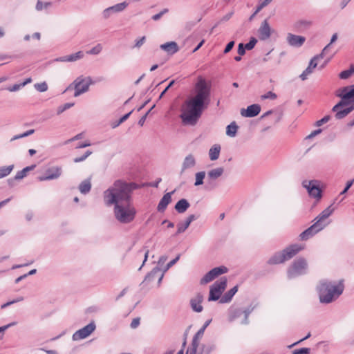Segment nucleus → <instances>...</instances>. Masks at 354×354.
<instances>
[{
  "mask_svg": "<svg viewBox=\"0 0 354 354\" xmlns=\"http://www.w3.org/2000/svg\"><path fill=\"white\" fill-rule=\"evenodd\" d=\"M310 348H301L292 351V354H310Z\"/></svg>",
  "mask_w": 354,
  "mask_h": 354,
  "instance_id": "50",
  "label": "nucleus"
},
{
  "mask_svg": "<svg viewBox=\"0 0 354 354\" xmlns=\"http://www.w3.org/2000/svg\"><path fill=\"white\" fill-rule=\"evenodd\" d=\"M214 349V344H203L201 347V354H210Z\"/></svg>",
  "mask_w": 354,
  "mask_h": 354,
  "instance_id": "40",
  "label": "nucleus"
},
{
  "mask_svg": "<svg viewBox=\"0 0 354 354\" xmlns=\"http://www.w3.org/2000/svg\"><path fill=\"white\" fill-rule=\"evenodd\" d=\"M190 225L185 221L184 222H180L177 224V231L176 234H179L184 232Z\"/></svg>",
  "mask_w": 354,
  "mask_h": 354,
  "instance_id": "39",
  "label": "nucleus"
},
{
  "mask_svg": "<svg viewBox=\"0 0 354 354\" xmlns=\"http://www.w3.org/2000/svg\"><path fill=\"white\" fill-rule=\"evenodd\" d=\"M336 95L341 98V100L335 104L332 111L335 112V118L337 120L342 119L348 115L346 109L340 110V108L350 104L354 100V84L339 88Z\"/></svg>",
  "mask_w": 354,
  "mask_h": 354,
  "instance_id": "4",
  "label": "nucleus"
},
{
  "mask_svg": "<svg viewBox=\"0 0 354 354\" xmlns=\"http://www.w3.org/2000/svg\"><path fill=\"white\" fill-rule=\"evenodd\" d=\"M243 315L242 309L230 307L228 310L227 317L230 322H234Z\"/></svg>",
  "mask_w": 354,
  "mask_h": 354,
  "instance_id": "25",
  "label": "nucleus"
},
{
  "mask_svg": "<svg viewBox=\"0 0 354 354\" xmlns=\"http://www.w3.org/2000/svg\"><path fill=\"white\" fill-rule=\"evenodd\" d=\"M322 130L321 129H316L313 131H312L307 137V139H310L314 138L315 136H317L318 134L321 133Z\"/></svg>",
  "mask_w": 354,
  "mask_h": 354,
  "instance_id": "62",
  "label": "nucleus"
},
{
  "mask_svg": "<svg viewBox=\"0 0 354 354\" xmlns=\"http://www.w3.org/2000/svg\"><path fill=\"white\" fill-rule=\"evenodd\" d=\"M103 49V46L102 44L98 43L95 46L91 48L90 50L86 51V54L91 55H99Z\"/></svg>",
  "mask_w": 354,
  "mask_h": 354,
  "instance_id": "36",
  "label": "nucleus"
},
{
  "mask_svg": "<svg viewBox=\"0 0 354 354\" xmlns=\"http://www.w3.org/2000/svg\"><path fill=\"white\" fill-rule=\"evenodd\" d=\"M246 48L243 43H240L238 46V54L239 55H243L245 53Z\"/></svg>",
  "mask_w": 354,
  "mask_h": 354,
  "instance_id": "58",
  "label": "nucleus"
},
{
  "mask_svg": "<svg viewBox=\"0 0 354 354\" xmlns=\"http://www.w3.org/2000/svg\"><path fill=\"white\" fill-rule=\"evenodd\" d=\"M277 94L273 93L272 91H268L266 93H265L261 96V99L263 100H267V99L274 100L277 99Z\"/></svg>",
  "mask_w": 354,
  "mask_h": 354,
  "instance_id": "45",
  "label": "nucleus"
},
{
  "mask_svg": "<svg viewBox=\"0 0 354 354\" xmlns=\"http://www.w3.org/2000/svg\"><path fill=\"white\" fill-rule=\"evenodd\" d=\"M174 191L166 193L160 199L158 204L157 209L158 212H163L166 209L167 205L171 202V195Z\"/></svg>",
  "mask_w": 354,
  "mask_h": 354,
  "instance_id": "19",
  "label": "nucleus"
},
{
  "mask_svg": "<svg viewBox=\"0 0 354 354\" xmlns=\"http://www.w3.org/2000/svg\"><path fill=\"white\" fill-rule=\"evenodd\" d=\"M133 187V183L117 180L103 193L106 205H114V216L122 224L130 223L136 215V209L131 202V192Z\"/></svg>",
  "mask_w": 354,
  "mask_h": 354,
  "instance_id": "1",
  "label": "nucleus"
},
{
  "mask_svg": "<svg viewBox=\"0 0 354 354\" xmlns=\"http://www.w3.org/2000/svg\"><path fill=\"white\" fill-rule=\"evenodd\" d=\"M333 205H329L325 209H324L315 218V223L318 225L319 227H322L323 230L328 223H325V221L333 213L335 208L332 207Z\"/></svg>",
  "mask_w": 354,
  "mask_h": 354,
  "instance_id": "12",
  "label": "nucleus"
},
{
  "mask_svg": "<svg viewBox=\"0 0 354 354\" xmlns=\"http://www.w3.org/2000/svg\"><path fill=\"white\" fill-rule=\"evenodd\" d=\"M190 204L187 199L182 198L179 200L175 205V209L179 214H183L189 207Z\"/></svg>",
  "mask_w": 354,
  "mask_h": 354,
  "instance_id": "27",
  "label": "nucleus"
},
{
  "mask_svg": "<svg viewBox=\"0 0 354 354\" xmlns=\"http://www.w3.org/2000/svg\"><path fill=\"white\" fill-rule=\"evenodd\" d=\"M14 169V165H8V166H3L0 167V178H4L7 176H8L12 169Z\"/></svg>",
  "mask_w": 354,
  "mask_h": 354,
  "instance_id": "37",
  "label": "nucleus"
},
{
  "mask_svg": "<svg viewBox=\"0 0 354 354\" xmlns=\"http://www.w3.org/2000/svg\"><path fill=\"white\" fill-rule=\"evenodd\" d=\"M330 115H326L324 118H322L321 120L317 121L316 123H315V125L317 127H320L323 124L328 122L330 120Z\"/></svg>",
  "mask_w": 354,
  "mask_h": 354,
  "instance_id": "53",
  "label": "nucleus"
},
{
  "mask_svg": "<svg viewBox=\"0 0 354 354\" xmlns=\"http://www.w3.org/2000/svg\"><path fill=\"white\" fill-rule=\"evenodd\" d=\"M196 165V160L195 156L189 153L185 156L182 163L180 174H183L187 169H192Z\"/></svg>",
  "mask_w": 354,
  "mask_h": 354,
  "instance_id": "18",
  "label": "nucleus"
},
{
  "mask_svg": "<svg viewBox=\"0 0 354 354\" xmlns=\"http://www.w3.org/2000/svg\"><path fill=\"white\" fill-rule=\"evenodd\" d=\"M330 46H331V45H330V44H327V45L324 48V49L322 50V51L321 52V53L315 56V58H318V59H322V58H323V57H324V55H325L326 54H327V53H328V50H329V48H330Z\"/></svg>",
  "mask_w": 354,
  "mask_h": 354,
  "instance_id": "52",
  "label": "nucleus"
},
{
  "mask_svg": "<svg viewBox=\"0 0 354 354\" xmlns=\"http://www.w3.org/2000/svg\"><path fill=\"white\" fill-rule=\"evenodd\" d=\"M91 189V183L89 180L82 181L79 185V190L83 194H88Z\"/></svg>",
  "mask_w": 354,
  "mask_h": 354,
  "instance_id": "32",
  "label": "nucleus"
},
{
  "mask_svg": "<svg viewBox=\"0 0 354 354\" xmlns=\"http://www.w3.org/2000/svg\"><path fill=\"white\" fill-rule=\"evenodd\" d=\"M198 217L199 216H196L195 214H190L187 217L185 221L188 222V223L190 225L192 222L196 220Z\"/></svg>",
  "mask_w": 354,
  "mask_h": 354,
  "instance_id": "63",
  "label": "nucleus"
},
{
  "mask_svg": "<svg viewBox=\"0 0 354 354\" xmlns=\"http://www.w3.org/2000/svg\"><path fill=\"white\" fill-rule=\"evenodd\" d=\"M133 110L129 112L128 113L124 115L122 118H120L118 120V124H122L124 121H126L130 116V115L132 113Z\"/></svg>",
  "mask_w": 354,
  "mask_h": 354,
  "instance_id": "64",
  "label": "nucleus"
},
{
  "mask_svg": "<svg viewBox=\"0 0 354 354\" xmlns=\"http://www.w3.org/2000/svg\"><path fill=\"white\" fill-rule=\"evenodd\" d=\"M113 14L110 7L104 9L102 12V16L104 19H106L111 17V15Z\"/></svg>",
  "mask_w": 354,
  "mask_h": 354,
  "instance_id": "55",
  "label": "nucleus"
},
{
  "mask_svg": "<svg viewBox=\"0 0 354 354\" xmlns=\"http://www.w3.org/2000/svg\"><path fill=\"white\" fill-rule=\"evenodd\" d=\"M161 269L158 266H156L152 269V270L149 272L145 277L142 284H149L151 282L153 281L156 278H159V274L161 273Z\"/></svg>",
  "mask_w": 354,
  "mask_h": 354,
  "instance_id": "21",
  "label": "nucleus"
},
{
  "mask_svg": "<svg viewBox=\"0 0 354 354\" xmlns=\"http://www.w3.org/2000/svg\"><path fill=\"white\" fill-rule=\"evenodd\" d=\"M257 43V39L255 37H252L250 38L249 42L245 44L244 46L247 50H252L255 46Z\"/></svg>",
  "mask_w": 354,
  "mask_h": 354,
  "instance_id": "47",
  "label": "nucleus"
},
{
  "mask_svg": "<svg viewBox=\"0 0 354 354\" xmlns=\"http://www.w3.org/2000/svg\"><path fill=\"white\" fill-rule=\"evenodd\" d=\"M146 37L145 36L142 37L141 38L137 39L136 41L135 47L136 48H140L145 41Z\"/></svg>",
  "mask_w": 354,
  "mask_h": 354,
  "instance_id": "59",
  "label": "nucleus"
},
{
  "mask_svg": "<svg viewBox=\"0 0 354 354\" xmlns=\"http://www.w3.org/2000/svg\"><path fill=\"white\" fill-rule=\"evenodd\" d=\"M238 291V286H235L227 292H226L220 299L219 302L221 304L229 303L232 301L234 295Z\"/></svg>",
  "mask_w": 354,
  "mask_h": 354,
  "instance_id": "23",
  "label": "nucleus"
},
{
  "mask_svg": "<svg viewBox=\"0 0 354 354\" xmlns=\"http://www.w3.org/2000/svg\"><path fill=\"white\" fill-rule=\"evenodd\" d=\"M221 152V146L214 145L209 151V156L211 160H216L218 158Z\"/></svg>",
  "mask_w": 354,
  "mask_h": 354,
  "instance_id": "30",
  "label": "nucleus"
},
{
  "mask_svg": "<svg viewBox=\"0 0 354 354\" xmlns=\"http://www.w3.org/2000/svg\"><path fill=\"white\" fill-rule=\"evenodd\" d=\"M50 5H51V3H50V2H46V3H44V2H42L41 0H38V1H37V3H36L35 9H36L37 11H41V10H42L44 8H48Z\"/></svg>",
  "mask_w": 354,
  "mask_h": 354,
  "instance_id": "43",
  "label": "nucleus"
},
{
  "mask_svg": "<svg viewBox=\"0 0 354 354\" xmlns=\"http://www.w3.org/2000/svg\"><path fill=\"white\" fill-rule=\"evenodd\" d=\"M272 29L269 25L268 19H265L258 29L259 38L261 41L268 39L271 36Z\"/></svg>",
  "mask_w": 354,
  "mask_h": 354,
  "instance_id": "14",
  "label": "nucleus"
},
{
  "mask_svg": "<svg viewBox=\"0 0 354 354\" xmlns=\"http://www.w3.org/2000/svg\"><path fill=\"white\" fill-rule=\"evenodd\" d=\"M180 259V254H178L175 259H174L173 260L170 261L165 266V268H164V270L162 271H161L162 272L159 274V278H158V286H160L161 283H162V280L164 277V275H165V273L171 268L172 267L174 264L176 263V262L179 260Z\"/></svg>",
  "mask_w": 354,
  "mask_h": 354,
  "instance_id": "28",
  "label": "nucleus"
},
{
  "mask_svg": "<svg viewBox=\"0 0 354 354\" xmlns=\"http://www.w3.org/2000/svg\"><path fill=\"white\" fill-rule=\"evenodd\" d=\"M286 40L290 46L298 48L303 46L306 41V38L304 36L288 33L287 35Z\"/></svg>",
  "mask_w": 354,
  "mask_h": 354,
  "instance_id": "16",
  "label": "nucleus"
},
{
  "mask_svg": "<svg viewBox=\"0 0 354 354\" xmlns=\"http://www.w3.org/2000/svg\"><path fill=\"white\" fill-rule=\"evenodd\" d=\"M319 301L330 304L337 299L344 291L342 283L336 284L328 280H322L317 287Z\"/></svg>",
  "mask_w": 354,
  "mask_h": 354,
  "instance_id": "3",
  "label": "nucleus"
},
{
  "mask_svg": "<svg viewBox=\"0 0 354 354\" xmlns=\"http://www.w3.org/2000/svg\"><path fill=\"white\" fill-rule=\"evenodd\" d=\"M175 83V80H171L169 84H168V86L165 88V90L160 93V96H159V98H162L163 97V95L166 93L167 91H168L169 88L170 87H171Z\"/></svg>",
  "mask_w": 354,
  "mask_h": 354,
  "instance_id": "60",
  "label": "nucleus"
},
{
  "mask_svg": "<svg viewBox=\"0 0 354 354\" xmlns=\"http://www.w3.org/2000/svg\"><path fill=\"white\" fill-rule=\"evenodd\" d=\"M205 176V171L197 172L195 174L196 180H195V183H194V185L195 186H199V185H203Z\"/></svg>",
  "mask_w": 354,
  "mask_h": 354,
  "instance_id": "38",
  "label": "nucleus"
},
{
  "mask_svg": "<svg viewBox=\"0 0 354 354\" xmlns=\"http://www.w3.org/2000/svg\"><path fill=\"white\" fill-rule=\"evenodd\" d=\"M227 278L222 277L210 286L208 301H217L220 299L227 286Z\"/></svg>",
  "mask_w": 354,
  "mask_h": 354,
  "instance_id": "8",
  "label": "nucleus"
},
{
  "mask_svg": "<svg viewBox=\"0 0 354 354\" xmlns=\"http://www.w3.org/2000/svg\"><path fill=\"white\" fill-rule=\"evenodd\" d=\"M210 101L211 85L200 77L195 84L194 95L185 102L180 115L183 124L194 126Z\"/></svg>",
  "mask_w": 354,
  "mask_h": 354,
  "instance_id": "2",
  "label": "nucleus"
},
{
  "mask_svg": "<svg viewBox=\"0 0 354 354\" xmlns=\"http://www.w3.org/2000/svg\"><path fill=\"white\" fill-rule=\"evenodd\" d=\"M92 153V151H90V150H87L84 155L80 156V157H76L74 158V162H82L84 160H85Z\"/></svg>",
  "mask_w": 354,
  "mask_h": 354,
  "instance_id": "46",
  "label": "nucleus"
},
{
  "mask_svg": "<svg viewBox=\"0 0 354 354\" xmlns=\"http://www.w3.org/2000/svg\"><path fill=\"white\" fill-rule=\"evenodd\" d=\"M84 57V53L82 51H78L75 53L66 55V56H62L57 58L55 60L57 62H73L75 61H77L79 59H81Z\"/></svg>",
  "mask_w": 354,
  "mask_h": 354,
  "instance_id": "20",
  "label": "nucleus"
},
{
  "mask_svg": "<svg viewBox=\"0 0 354 354\" xmlns=\"http://www.w3.org/2000/svg\"><path fill=\"white\" fill-rule=\"evenodd\" d=\"M238 126L235 122H232L230 124L227 126L226 134L230 137H234L236 135Z\"/></svg>",
  "mask_w": 354,
  "mask_h": 354,
  "instance_id": "33",
  "label": "nucleus"
},
{
  "mask_svg": "<svg viewBox=\"0 0 354 354\" xmlns=\"http://www.w3.org/2000/svg\"><path fill=\"white\" fill-rule=\"evenodd\" d=\"M62 173V167H53L46 171L44 176L38 177L39 181L55 180L60 177Z\"/></svg>",
  "mask_w": 354,
  "mask_h": 354,
  "instance_id": "13",
  "label": "nucleus"
},
{
  "mask_svg": "<svg viewBox=\"0 0 354 354\" xmlns=\"http://www.w3.org/2000/svg\"><path fill=\"white\" fill-rule=\"evenodd\" d=\"M302 186L306 189L310 196L317 200L321 199L322 196V190L319 187V182L318 180H304Z\"/></svg>",
  "mask_w": 354,
  "mask_h": 354,
  "instance_id": "9",
  "label": "nucleus"
},
{
  "mask_svg": "<svg viewBox=\"0 0 354 354\" xmlns=\"http://www.w3.org/2000/svg\"><path fill=\"white\" fill-rule=\"evenodd\" d=\"M34 87L39 92H45L48 90V84L46 82L37 83L34 85Z\"/></svg>",
  "mask_w": 354,
  "mask_h": 354,
  "instance_id": "42",
  "label": "nucleus"
},
{
  "mask_svg": "<svg viewBox=\"0 0 354 354\" xmlns=\"http://www.w3.org/2000/svg\"><path fill=\"white\" fill-rule=\"evenodd\" d=\"M15 325V322L10 323L7 325L3 326L0 327V340L3 338L5 331L9 328L10 327Z\"/></svg>",
  "mask_w": 354,
  "mask_h": 354,
  "instance_id": "49",
  "label": "nucleus"
},
{
  "mask_svg": "<svg viewBox=\"0 0 354 354\" xmlns=\"http://www.w3.org/2000/svg\"><path fill=\"white\" fill-rule=\"evenodd\" d=\"M93 83V82L91 77H84L83 75H80L73 81L66 90L70 89L71 87L73 86L75 88L74 97H78L87 92L89 89L90 85Z\"/></svg>",
  "mask_w": 354,
  "mask_h": 354,
  "instance_id": "6",
  "label": "nucleus"
},
{
  "mask_svg": "<svg viewBox=\"0 0 354 354\" xmlns=\"http://www.w3.org/2000/svg\"><path fill=\"white\" fill-rule=\"evenodd\" d=\"M128 3L124 1L120 3H117L114 6H110V8L113 13H118L123 11L128 6Z\"/></svg>",
  "mask_w": 354,
  "mask_h": 354,
  "instance_id": "35",
  "label": "nucleus"
},
{
  "mask_svg": "<svg viewBox=\"0 0 354 354\" xmlns=\"http://www.w3.org/2000/svg\"><path fill=\"white\" fill-rule=\"evenodd\" d=\"M353 73H354L353 71H352L351 68L350 67L349 69L342 71L339 74V77L342 80H346V79H348L349 77H351L352 75V74H353Z\"/></svg>",
  "mask_w": 354,
  "mask_h": 354,
  "instance_id": "44",
  "label": "nucleus"
},
{
  "mask_svg": "<svg viewBox=\"0 0 354 354\" xmlns=\"http://www.w3.org/2000/svg\"><path fill=\"white\" fill-rule=\"evenodd\" d=\"M203 298V295L198 294L195 298L191 299V306L195 312L200 313L203 310V306L201 305Z\"/></svg>",
  "mask_w": 354,
  "mask_h": 354,
  "instance_id": "26",
  "label": "nucleus"
},
{
  "mask_svg": "<svg viewBox=\"0 0 354 354\" xmlns=\"http://www.w3.org/2000/svg\"><path fill=\"white\" fill-rule=\"evenodd\" d=\"M353 183H354V179L347 181V183L346 184V187L341 192L340 194L343 195V194H346L348 192V190L350 189V187L353 185Z\"/></svg>",
  "mask_w": 354,
  "mask_h": 354,
  "instance_id": "56",
  "label": "nucleus"
},
{
  "mask_svg": "<svg viewBox=\"0 0 354 354\" xmlns=\"http://www.w3.org/2000/svg\"><path fill=\"white\" fill-rule=\"evenodd\" d=\"M261 111V106L257 104L250 105L246 109H242L241 114L243 117L253 118L257 116Z\"/></svg>",
  "mask_w": 354,
  "mask_h": 354,
  "instance_id": "17",
  "label": "nucleus"
},
{
  "mask_svg": "<svg viewBox=\"0 0 354 354\" xmlns=\"http://www.w3.org/2000/svg\"><path fill=\"white\" fill-rule=\"evenodd\" d=\"M254 306H250L244 310H242L243 315H244L243 319L241 321V324L247 325L249 324L248 317L250 313L254 310Z\"/></svg>",
  "mask_w": 354,
  "mask_h": 354,
  "instance_id": "34",
  "label": "nucleus"
},
{
  "mask_svg": "<svg viewBox=\"0 0 354 354\" xmlns=\"http://www.w3.org/2000/svg\"><path fill=\"white\" fill-rule=\"evenodd\" d=\"M74 106V103H66L58 107L57 114H60L63 113L64 111L71 108Z\"/></svg>",
  "mask_w": 354,
  "mask_h": 354,
  "instance_id": "48",
  "label": "nucleus"
},
{
  "mask_svg": "<svg viewBox=\"0 0 354 354\" xmlns=\"http://www.w3.org/2000/svg\"><path fill=\"white\" fill-rule=\"evenodd\" d=\"M303 249V247L298 244L291 245L281 252L274 253L268 260V264L275 265L282 263L295 257L299 252Z\"/></svg>",
  "mask_w": 354,
  "mask_h": 354,
  "instance_id": "5",
  "label": "nucleus"
},
{
  "mask_svg": "<svg viewBox=\"0 0 354 354\" xmlns=\"http://www.w3.org/2000/svg\"><path fill=\"white\" fill-rule=\"evenodd\" d=\"M224 172L223 167H217L208 171L207 177L209 180H215L219 178Z\"/></svg>",
  "mask_w": 354,
  "mask_h": 354,
  "instance_id": "31",
  "label": "nucleus"
},
{
  "mask_svg": "<svg viewBox=\"0 0 354 354\" xmlns=\"http://www.w3.org/2000/svg\"><path fill=\"white\" fill-rule=\"evenodd\" d=\"M308 263L304 258L299 257L295 260L289 267L287 274L289 279H292L306 273Z\"/></svg>",
  "mask_w": 354,
  "mask_h": 354,
  "instance_id": "7",
  "label": "nucleus"
},
{
  "mask_svg": "<svg viewBox=\"0 0 354 354\" xmlns=\"http://www.w3.org/2000/svg\"><path fill=\"white\" fill-rule=\"evenodd\" d=\"M140 325V318L136 317L133 319L130 326L131 328H136Z\"/></svg>",
  "mask_w": 354,
  "mask_h": 354,
  "instance_id": "61",
  "label": "nucleus"
},
{
  "mask_svg": "<svg viewBox=\"0 0 354 354\" xmlns=\"http://www.w3.org/2000/svg\"><path fill=\"white\" fill-rule=\"evenodd\" d=\"M160 48L169 55H174L179 50L178 46L175 41H169L160 45Z\"/></svg>",
  "mask_w": 354,
  "mask_h": 354,
  "instance_id": "22",
  "label": "nucleus"
},
{
  "mask_svg": "<svg viewBox=\"0 0 354 354\" xmlns=\"http://www.w3.org/2000/svg\"><path fill=\"white\" fill-rule=\"evenodd\" d=\"M95 328L96 326L95 322L93 321L90 322L88 325L77 330L73 335V340L78 341L87 337L95 330Z\"/></svg>",
  "mask_w": 354,
  "mask_h": 354,
  "instance_id": "11",
  "label": "nucleus"
},
{
  "mask_svg": "<svg viewBox=\"0 0 354 354\" xmlns=\"http://www.w3.org/2000/svg\"><path fill=\"white\" fill-rule=\"evenodd\" d=\"M312 21L307 19H300L294 24L295 28L299 32H303L308 29L312 25Z\"/></svg>",
  "mask_w": 354,
  "mask_h": 354,
  "instance_id": "24",
  "label": "nucleus"
},
{
  "mask_svg": "<svg viewBox=\"0 0 354 354\" xmlns=\"http://www.w3.org/2000/svg\"><path fill=\"white\" fill-rule=\"evenodd\" d=\"M22 87H23V85H21V84H15L12 86H8V87L6 88L5 89L9 91L10 92H15V91H17L18 90H19Z\"/></svg>",
  "mask_w": 354,
  "mask_h": 354,
  "instance_id": "54",
  "label": "nucleus"
},
{
  "mask_svg": "<svg viewBox=\"0 0 354 354\" xmlns=\"http://www.w3.org/2000/svg\"><path fill=\"white\" fill-rule=\"evenodd\" d=\"M321 230H322V227H319L318 225L314 223L299 234V239L301 241H306Z\"/></svg>",
  "mask_w": 354,
  "mask_h": 354,
  "instance_id": "15",
  "label": "nucleus"
},
{
  "mask_svg": "<svg viewBox=\"0 0 354 354\" xmlns=\"http://www.w3.org/2000/svg\"><path fill=\"white\" fill-rule=\"evenodd\" d=\"M169 12V10L167 8L163 9L162 11H160L159 13L156 14L152 16L151 19L153 21H158L165 14Z\"/></svg>",
  "mask_w": 354,
  "mask_h": 354,
  "instance_id": "51",
  "label": "nucleus"
},
{
  "mask_svg": "<svg viewBox=\"0 0 354 354\" xmlns=\"http://www.w3.org/2000/svg\"><path fill=\"white\" fill-rule=\"evenodd\" d=\"M318 58H315V56L310 60L308 66L305 69L306 73L311 74L313 69L317 66V60Z\"/></svg>",
  "mask_w": 354,
  "mask_h": 354,
  "instance_id": "41",
  "label": "nucleus"
},
{
  "mask_svg": "<svg viewBox=\"0 0 354 354\" xmlns=\"http://www.w3.org/2000/svg\"><path fill=\"white\" fill-rule=\"evenodd\" d=\"M36 167L35 165H32L30 166H28L24 168L22 170L17 172L15 176V180H21L27 176L28 171L33 170Z\"/></svg>",
  "mask_w": 354,
  "mask_h": 354,
  "instance_id": "29",
  "label": "nucleus"
},
{
  "mask_svg": "<svg viewBox=\"0 0 354 354\" xmlns=\"http://www.w3.org/2000/svg\"><path fill=\"white\" fill-rule=\"evenodd\" d=\"M234 44H235V43H234V41H230V42L226 45V46H225V49H224L223 53H224L225 54H226V53H229V52H230V51L233 48V47H234Z\"/></svg>",
  "mask_w": 354,
  "mask_h": 354,
  "instance_id": "57",
  "label": "nucleus"
},
{
  "mask_svg": "<svg viewBox=\"0 0 354 354\" xmlns=\"http://www.w3.org/2000/svg\"><path fill=\"white\" fill-rule=\"evenodd\" d=\"M227 271L228 269L225 266H221L219 267H216L209 270L203 276V277L201 279L200 283L204 285L209 283L219 275L227 273Z\"/></svg>",
  "mask_w": 354,
  "mask_h": 354,
  "instance_id": "10",
  "label": "nucleus"
}]
</instances>
